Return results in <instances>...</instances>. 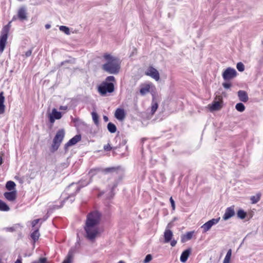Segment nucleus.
<instances>
[{
	"label": "nucleus",
	"mask_w": 263,
	"mask_h": 263,
	"mask_svg": "<svg viewBox=\"0 0 263 263\" xmlns=\"http://www.w3.org/2000/svg\"><path fill=\"white\" fill-rule=\"evenodd\" d=\"M170 201L171 204V206L172 208V210H174L175 209V203L174 199L172 197H171L170 199Z\"/></svg>",
	"instance_id": "37998d69"
},
{
	"label": "nucleus",
	"mask_w": 263,
	"mask_h": 263,
	"mask_svg": "<svg viewBox=\"0 0 263 263\" xmlns=\"http://www.w3.org/2000/svg\"><path fill=\"white\" fill-rule=\"evenodd\" d=\"M146 140V138H142V139H141V142H142V143H144V142Z\"/></svg>",
	"instance_id": "680f3d73"
},
{
	"label": "nucleus",
	"mask_w": 263,
	"mask_h": 263,
	"mask_svg": "<svg viewBox=\"0 0 263 263\" xmlns=\"http://www.w3.org/2000/svg\"><path fill=\"white\" fill-rule=\"evenodd\" d=\"M40 219H36L33 220L31 222V225L32 227H34L39 222Z\"/></svg>",
	"instance_id": "de8ad7c7"
},
{
	"label": "nucleus",
	"mask_w": 263,
	"mask_h": 263,
	"mask_svg": "<svg viewBox=\"0 0 263 263\" xmlns=\"http://www.w3.org/2000/svg\"><path fill=\"white\" fill-rule=\"evenodd\" d=\"M177 243V241L175 240H172L171 242V245L172 247H174Z\"/></svg>",
	"instance_id": "603ef678"
},
{
	"label": "nucleus",
	"mask_w": 263,
	"mask_h": 263,
	"mask_svg": "<svg viewBox=\"0 0 263 263\" xmlns=\"http://www.w3.org/2000/svg\"><path fill=\"white\" fill-rule=\"evenodd\" d=\"M150 91V86L149 85H146L144 87H142L140 89V93L141 95L144 96Z\"/></svg>",
	"instance_id": "cd10ccee"
},
{
	"label": "nucleus",
	"mask_w": 263,
	"mask_h": 263,
	"mask_svg": "<svg viewBox=\"0 0 263 263\" xmlns=\"http://www.w3.org/2000/svg\"><path fill=\"white\" fill-rule=\"evenodd\" d=\"M0 263H3L2 259L0 258Z\"/></svg>",
	"instance_id": "69168bd1"
},
{
	"label": "nucleus",
	"mask_w": 263,
	"mask_h": 263,
	"mask_svg": "<svg viewBox=\"0 0 263 263\" xmlns=\"http://www.w3.org/2000/svg\"><path fill=\"white\" fill-rule=\"evenodd\" d=\"M115 117L118 120L122 121L124 120L125 117V112L124 109L117 108L115 113Z\"/></svg>",
	"instance_id": "2eb2a0df"
},
{
	"label": "nucleus",
	"mask_w": 263,
	"mask_h": 263,
	"mask_svg": "<svg viewBox=\"0 0 263 263\" xmlns=\"http://www.w3.org/2000/svg\"><path fill=\"white\" fill-rule=\"evenodd\" d=\"M66 63L74 64L75 63V59L72 58V59H69V60H67L64 61H63V62H62L61 63L60 65L61 66H63Z\"/></svg>",
	"instance_id": "ea45409f"
},
{
	"label": "nucleus",
	"mask_w": 263,
	"mask_h": 263,
	"mask_svg": "<svg viewBox=\"0 0 263 263\" xmlns=\"http://www.w3.org/2000/svg\"><path fill=\"white\" fill-rule=\"evenodd\" d=\"M7 229L10 232H13L14 231V229L13 227L7 228Z\"/></svg>",
	"instance_id": "6e6d98bb"
},
{
	"label": "nucleus",
	"mask_w": 263,
	"mask_h": 263,
	"mask_svg": "<svg viewBox=\"0 0 263 263\" xmlns=\"http://www.w3.org/2000/svg\"><path fill=\"white\" fill-rule=\"evenodd\" d=\"M193 234L194 232L192 231L187 232L185 235L182 236L181 241L184 242L187 240H190L192 238Z\"/></svg>",
	"instance_id": "393cba45"
},
{
	"label": "nucleus",
	"mask_w": 263,
	"mask_h": 263,
	"mask_svg": "<svg viewBox=\"0 0 263 263\" xmlns=\"http://www.w3.org/2000/svg\"><path fill=\"white\" fill-rule=\"evenodd\" d=\"M152 259V255L150 254H148L146 255L144 260L143 263H148Z\"/></svg>",
	"instance_id": "79ce46f5"
},
{
	"label": "nucleus",
	"mask_w": 263,
	"mask_h": 263,
	"mask_svg": "<svg viewBox=\"0 0 263 263\" xmlns=\"http://www.w3.org/2000/svg\"><path fill=\"white\" fill-rule=\"evenodd\" d=\"M117 263H125V262L122 260H120L119 262H118Z\"/></svg>",
	"instance_id": "e2e57ef3"
},
{
	"label": "nucleus",
	"mask_w": 263,
	"mask_h": 263,
	"mask_svg": "<svg viewBox=\"0 0 263 263\" xmlns=\"http://www.w3.org/2000/svg\"><path fill=\"white\" fill-rule=\"evenodd\" d=\"M47 260L46 257H41L39 259V263H47Z\"/></svg>",
	"instance_id": "49530a36"
},
{
	"label": "nucleus",
	"mask_w": 263,
	"mask_h": 263,
	"mask_svg": "<svg viewBox=\"0 0 263 263\" xmlns=\"http://www.w3.org/2000/svg\"><path fill=\"white\" fill-rule=\"evenodd\" d=\"M235 215V211L234 206H230L226 210L225 213L223 216V219L227 220Z\"/></svg>",
	"instance_id": "f8f14e48"
},
{
	"label": "nucleus",
	"mask_w": 263,
	"mask_h": 263,
	"mask_svg": "<svg viewBox=\"0 0 263 263\" xmlns=\"http://www.w3.org/2000/svg\"><path fill=\"white\" fill-rule=\"evenodd\" d=\"M231 257V256H229L226 255V256H225L223 261L230 263Z\"/></svg>",
	"instance_id": "09e8293b"
},
{
	"label": "nucleus",
	"mask_w": 263,
	"mask_h": 263,
	"mask_svg": "<svg viewBox=\"0 0 263 263\" xmlns=\"http://www.w3.org/2000/svg\"><path fill=\"white\" fill-rule=\"evenodd\" d=\"M32 49H29L25 52L26 57H29L31 55Z\"/></svg>",
	"instance_id": "8fccbe9b"
},
{
	"label": "nucleus",
	"mask_w": 263,
	"mask_h": 263,
	"mask_svg": "<svg viewBox=\"0 0 263 263\" xmlns=\"http://www.w3.org/2000/svg\"><path fill=\"white\" fill-rule=\"evenodd\" d=\"M235 108L238 111L242 112L245 109V106L242 103H238L236 104Z\"/></svg>",
	"instance_id": "c9c22d12"
},
{
	"label": "nucleus",
	"mask_w": 263,
	"mask_h": 263,
	"mask_svg": "<svg viewBox=\"0 0 263 263\" xmlns=\"http://www.w3.org/2000/svg\"><path fill=\"white\" fill-rule=\"evenodd\" d=\"M62 117V113L60 111L57 110L55 108H53L51 112L49 115V122L53 124L55 120H59Z\"/></svg>",
	"instance_id": "6e6552de"
},
{
	"label": "nucleus",
	"mask_w": 263,
	"mask_h": 263,
	"mask_svg": "<svg viewBox=\"0 0 263 263\" xmlns=\"http://www.w3.org/2000/svg\"><path fill=\"white\" fill-rule=\"evenodd\" d=\"M217 98L218 100H215L211 105H209L211 111L218 110L222 107V98L220 96H218Z\"/></svg>",
	"instance_id": "9b49d317"
},
{
	"label": "nucleus",
	"mask_w": 263,
	"mask_h": 263,
	"mask_svg": "<svg viewBox=\"0 0 263 263\" xmlns=\"http://www.w3.org/2000/svg\"><path fill=\"white\" fill-rule=\"evenodd\" d=\"M81 140V135L79 134L70 139L65 145L64 149L66 150L68 147L75 145Z\"/></svg>",
	"instance_id": "9d476101"
},
{
	"label": "nucleus",
	"mask_w": 263,
	"mask_h": 263,
	"mask_svg": "<svg viewBox=\"0 0 263 263\" xmlns=\"http://www.w3.org/2000/svg\"><path fill=\"white\" fill-rule=\"evenodd\" d=\"M3 160L1 156H0V165L3 163Z\"/></svg>",
	"instance_id": "052dcab7"
},
{
	"label": "nucleus",
	"mask_w": 263,
	"mask_h": 263,
	"mask_svg": "<svg viewBox=\"0 0 263 263\" xmlns=\"http://www.w3.org/2000/svg\"><path fill=\"white\" fill-rule=\"evenodd\" d=\"M16 184L14 182L12 181H8L6 184V189L9 191H12L14 190Z\"/></svg>",
	"instance_id": "bb28decb"
},
{
	"label": "nucleus",
	"mask_w": 263,
	"mask_h": 263,
	"mask_svg": "<svg viewBox=\"0 0 263 263\" xmlns=\"http://www.w3.org/2000/svg\"><path fill=\"white\" fill-rule=\"evenodd\" d=\"M115 90V85L114 83H107L102 82L98 86V91L102 96H106L107 93H111Z\"/></svg>",
	"instance_id": "20e7f679"
},
{
	"label": "nucleus",
	"mask_w": 263,
	"mask_h": 263,
	"mask_svg": "<svg viewBox=\"0 0 263 263\" xmlns=\"http://www.w3.org/2000/svg\"><path fill=\"white\" fill-rule=\"evenodd\" d=\"M172 226H173V222H170V223L167 224V228L168 229H170V228H171Z\"/></svg>",
	"instance_id": "4d7b16f0"
},
{
	"label": "nucleus",
	"mask_w": 263,
	"mask_h": 263,
	"mask_svg": "<svg viewBox=\"0 0 263 263\" xmlns=\"http://www.w3.org/2000/svg\"><path fill=\"white\" fill-rule=\"evenodd\" d=\"M119 148L118 146H111L109 143L107 144L106 145H104L103 146V149L106 152H109L111 150H112L113 154H116V151Z\"/></svg>",
	"instance_id": "5701e85b"
},
{
	"label": "nucleus",
	"mask_w": 263,
	"mask_h": 263,
	"mask_svg": "<svg viewBox=\"0 0 263 263\" xmlns=\"http://www.w3.org/2000/svg\"><path fill=\"white\" fill-rule=\"evenodd\" d=\"M31 263H39V261H33Z\"/></svg>",
	"instance_id": "0e129e2a"
},
{
	"label": "nucleus",
	"mask_w": 263,
	"mask_h": 263,
	"mask_svg": "<svg viewBox=\"0 0 263 263\" xmlns=\"http://www.w3.org/2000/svg\"><path fill=\"white\" fill-rule=\"evenodd\" d=\"M191 253V249H190V248L184 251L181 255L180 261L182 262H185L187 260L188 257H189Z\"/></svg>",
	"instance_id": "6ab92c4d"
},
{
	"label": "nucleus",
	"mask_w": 263,
	"mask_h": 263,
	"mask_svg": "<svg viewBox=\"0 0 263 263\" xmlns=\"http://www.w3.org/2000/svg\"><path fill=\"white\" fill-rule=\"evenodd\" d=\"M92 118L96 125L98 126L99 124V116L96 111L91 112Z\"/></svg>",
	"instance_id": "7c9ffc66"
},
{
	"label": "nucleus",
	"mask_w": 263,
	"mask_h": 263,
	"mask_svg": "<svg viewBox=\"0 0 263 263\" xmlns=\"http://www.w3.org/2000/svg\"><path fill=\"white\" fill-rule=\"evenodd\" d=\"M4 197L9 201H13L16 198V191L15 190L6 192L4 194Z\"/></svg>",
	"instance_id": "f3484780"
},
{
	"label": "nucleus",
	"mask_w": 263,
	"mask_h": 263,
	"mask_svg": "<svg viewBox=\"0 0 263 263\" xmlns=\"http://www.w3.org/2000/svg\"><path fill=\"white\" fill-rule=\"evenodd\" d=\"M237 75L236 70L231 67L227 68L222 73V78L226 82L234 79Z\"/></svg>",
	"instance_id": "39448f33"
},
{
	"label": "nucleus",
	"mask_w": 263,
	"mask_h": 263,
	"mask_svg": "<svg viewBox=\"0 0 263 263\" xmlns=\"http://www.w3.org/2000/svg\"><path fill=\"white\" fill-rule=\"evenodd\" d=\"M103 58L106 62L102 66V69L109 74H116L118 73L120 69L119 59L108 53L105 54Z\"/></svg>",
	"instance_id": "f03ea898"
},
{
	"label": "nucleus",
	"mask_w": 263,
	"mask_h": 263,
	"mask_svg": "<svg viewBox=\"0 0 263 263\" xmlns=\"http://www.w3.org/2000/svg\"><path fill=\"white\" fill-rule=\"evenodd\" d=\"M103 82H107V83H113L115 82V78L112 76H108L106 78L105 81Z\"/></svg>",
	"instance_id": "a19ab883"
},
{
	"label": "nucleus",
	"mask_w": 263,
	"mask_h": 263,
	"mask_svg": "<svg viewBox=\"0 0 263 263\" xmlns=\"http://www.w3.org/2000/svg\"><path fill=\"white\" fill-rule=\"evenodd\" d=\"M238 96L239 99L243 102H246L248 101L249 98L247 93L244 90H239L238 92Z\"/></svg>",
	"instance_id": "aec40b11"
},
{
	"label": "nucleus",
	"mask_w": 263,
	"mask_h": 263,
	"mask_svg": "<svg viewBox=\"0 0 263 263\" xmlns=\"http://www.w3.org/2000/svg\"><path fill=\"white\" fill-rule=\"evenodd\" d=\"M5 97L3 91L0 92V114L5 112V106L4 105Z\"/></svg>",
	"instance_id": "412c9836"
},
{
	"label": "nucleus",
	"mask_w": 263,
	"mask_h": 263,
	"mask_svg": "<svg viewBox=\"0 0 263 263\" xmlns=\"http://www.w3.org/2000/svg\"><path fill=\"white\" fill-rule=\"evenodd\" d=\"M145 74L158 81L160 79L159 72L152 66H149L145 72Z\"/></svg>",
	"instance_id": "1a4fd4ad"
},
{
	"label": "nucleus",
	"mask_w": 263,
	"mask_h": 263,
	"mask_svg": "<svg viewBox=\"0 0 263 263\" xmlns=\"http://www.w3.org/2000/svg\"><path fill=\"white\" fill-rule=\"evenodd\" d=\"M9 210V206L4 201L0 199V211H8Z\"/></svg>",
	"instance_id": "c85d7f7f"
},
{
	"label": "nucleus",
	"mask_w": 263,
	"mask_h": 263,
	"mask_svg": "<svg viewBox=\"0 0 263 263\" xmlns=\"http://www.w3.org/2000/svg\"><path fill=\"white\" fill-rule=\"evenodd\" d=\"M101 213L98 211H93L87 215L84 229L85 237L90 241H93L99 234L98 225L100 223Z\"/></svg>",
	"instance_id": "f257e3e1"
},
{
	"label": "nucleus",
	"mask_w": 263,
	"mask_h": 263,
	"mask_svg": "<svg viewBox=\"0 0 263 263\" xmlns=\"http://www.w3.org/2000/svg\"><path fill=\"white\" fill-rule=\"evenodd\" d=\"M107 128L108 130L111 134L115 133L117 131V127L116 125L112 122H109L108 123Z\"/></svg>",
	"instance_id": "a878e982"
},
{
	"label": "nucleus",
	"mask_w": 263,
	"mask_h": 263,
	"mask_svg": "<svg viewBox=\"0 0 263 263\" xmlns=\"http://www.w3.org/2000/svg\"><path fill=\"white\" fill-rule=\"evenodd\" d=\"M226 255L231 257V255H232V250L231 249H229L228 250Z\"/></svg>",
	"instance_id": "864d4df0"
},
{
	"label": "nucleus",
	"mask_w": 263,
	"mask_h": 263,
	"mask_svg": "<svg viewBox=\"0 0 263 263\" xmlns=\"http://www.w3.org/2000/svg\"><path fill=\"white\" fill-rule=\"evenodd\" d=\"M103 120H104V122H107L108 121V120H109L108 118L106 116H103Z\"/></svg>",
	"instance_id": "5fc2aeb1"
},
{
	"label": "nucleus",
	"mask_w": 263,
	"mask_h": 263,
	"mask_svg": "<svg viewBox=\"0 0 263 263\" xmlns=\"http://www.w3.org/2000/svg\"><path fill=\"white\" fill-rule=\"evenodd\" d=\"M236 68L239 71L242 72L245 70V66L241 62H239L237 64Z\"/></svg>",
	"instance_id": "58836bf2"
},
{
	"label": "nucleus",
	"mask_w": 263,
	"mask_h": 263,
	"mask_svg": "<svg viewBox=\"0 0 263 263\" xmlns=\"http://www.w3.org/2000/svg\"><path fill=\"white\" fill-rule=\"evenodd\" d=\"M260 199V194H258L255 196H253L251 197V200L252 202V203L255 204L258 202Z\"/></svg>",
	"instance_id": "f704fd0d"
},
{
	"label": "nucleus",
	"mask_w": 263,
	"mask_h": 263,
	"mask_svg": "<svg viewBox=\"0 0 263 263\" xmlns=\"http://www.w3.org/2000/svg\"><path fill=\"white\" fill-rule=\"evenodd\" d=\"M17 17L21 21L27 19V10L25 7H22L18 10Z\"/></svg>",
	"instance_id": "ddd939ff"
},
{
	"label": "nucleus",
	"mask_w": 263,
	"mask_h": 263,
	"mask_svg": "<svg viewBox=\"0 0 263 263\" xmlns=\"http://www.w3.org/2000/svg\"><path fill=\"white\" fill-rule=\"evenodd\" d=\"M40 236V233L39 232V229H36L34 231L31 233L30 237L33 240L34 242H35L38 240Z\"/></svg>",
	"instance_id": "b1692460"
},
{
	"label": "nucleus",
	"mask_w": 263,
	"mask_h": 263,
	"mask_svg": "<svg viewBox=\"0 0 263 263\" xmlns=\"http://www.w3.org/2000/svg\"><path fill=\"white\" fill-rule=\"evenodd\" d=\"M115 139L117 140V141L118 140H119V144L118 145H117L119 147V148H120L122 146L125 145L127 143V140L125 137H122V138H121L120 137H116Z\"/></svg>",
	"instance_id": "c756f323"
},
{
	"label": "nucleus",
	"mask_w": 263,
	"mask_h": 263,
	"mask_svg": "<svg viewBox=\"0 0 263 263\" xmlns=\"http://www.w3.org/2000/svg\"><path fill=\"white\" fill-rule=\"evenodd\" d=\"M60 30L64 32L66 34H70V31L68 27L65 26H61L59 28Z\"/></svg>",
	"instance_id": "e433bc0d"
},
{
	"label": "nucleus",
	"mask_w": 263,
	"mask_h": 263,
	"mask_svg": "<svg viewBox=\"0 0 263 263\" xmlns=\"http://www.w3.org/2000/svg\"><path fill=\"white\" fill-rule=\"evenodd\" d=\"M14 263H22V259L21 256H18L17 260L14 262Z\"/></svg>",
	"instance_id": "3c124183"
},
{
	"label": "nucleus",
	"mask_w": 263,
	"mask_h": 263,
	"mask_svg": "<svg viewBox=\"0 0 263 263\" xmlns=\"http://www.w3.org/2000/svg\"><path fill=\"white\" fill-rule=\"evenodd\" d=\"M220 217L218 218H213L205 222L201 227V229H202V232L205 233L209 231L214 225L218 223Z\"/></svg>",
	"instance_id": "0eeeda50"
},
{
	"label": "nucleus",
	"mask_w": 263,
	"mask_h": 263,
	"mask_svg": "<svg viewBox=\"0 0 263 263\" xmlns=\"http://www.w3.org/2000/svg\"><path fill=\"white\" fill-rule=\"evenodd\" d=\"M77 193H76L75 192L74 193L70 194L68 197L65 198V199L61 202L60 205L58 206L57 205H54L53 209H58L59 208H61L63 206L64 203L65 202V200H67L68 199H70V203H72L74 200V196Z\"/></svg>",
	"instance_id": "dca6fc26"
},
{
	"label": "nucleus",
	"mask_w": 263,
	"mask_h": 263,
	"mask_svg": "<svg viewBox=\"0 0 263 263\" xmlns=\"http://www.w3.org/2000/svg\"><path fill=\"white\" fill-rule=\"evenodd\" d=\"M17 18H18L17 15H14L13 16V17H12V21H15Z\"/></svg>",
	"instance_id": "bf43d9fd"
},
{
	"label": "nucleus",
	"mask_w": 263,
	"mask_h": 263,
	"mask_svg": "<svg viewBox=\"0 0 263 263\" xmlns=\"http://www.w3.org/2000/svg\"><path fill=\"white\" fill-rule=\"evenodd\" d=\"M65 130L63 128L59 129L56 133L52 141L50 151L54 153L59 148L61 143L63 141L65 137Z\"/></svg>",
	"instance_id": "7ed1b4c3"
},
{
	"label": "nucleus",
	"mask_w": 263,
	"mask_h": 263,
	"mask_svg": "<svg viewBox=\"0 0 263 263\" xmlns=\"http://www.w3.org/2000/svg\"><path fill=\"white\" fill-rule=\"evenodd\" d=\"M116 170V168L115 167H107V168H106L104 170V172L105 173H109V172H112L114 171H115Z\"/></svg>",
	"instance_id": "c03bdc74"
},
{
	"label": "nucleus",
	"mask_w": 263,
	"mask_h": 263,
	"mask_svg": "<svg viewBox=\"0 0 263 263\" xmlns=\"http://www.w3.org/2000/svg\"><path fill=\"white\" fill-rule=\"evenodd\" d=\"M158 105L157 103L154 102V103H152V106H151V112L152 115H154L155 114V112H156V111L157 110V109L158 108Z\"/></svg>",
	"instance_id": "4c0bfd02"
},
{
	"label": "nucleus",
	"mask_w": 263,
	"mask_h": 263,
	"mask_svg": "<svg viewBox=\"0 0 263 263\" xmlns=\"http://www.w3.org/2000/svg\"><path fill=\"white\" fill-rule=\"evenodd\" d=\"M173 236V233L170 230H165V243L169 242Z\"/></svg>",
	"instance_id": "473e14b6"
},
{
	"label": "nucleus",
	"mask_w": 263,
	"mask_h": 263,
	"mask_svg": "<svg viewBox=\"0 0 263 263\" xmlns=\"http://www.w3.org/2000/svg\"><path fill=\"white\" fill-rule=\"evenodd\" d=\"M223 263H229V262H227L223 261Z\"/></svg>",
	"instance_id": "338daca9"
},
{
	"label": "nucleus",
	"mask_w": 263,
	"mask_h": 263,
	"mask_svg": "<svg viewBox=\"0 0 263 263\" xmlns=\"http://www.w3.org/2000/svg\"><path fill=\"white\" fill-rule=\"evenodd\" d=\"M45 27L46 29H48L51 27V25L50 24H46Z\"/></svg>",
	"instance_id": "13d9d810"
},
{
	"label": "nucleus",
	"mask_w": 263,
	"mask_h": 263,
	"mask_svg": "<svg viewBox=\"0 0 263 263\" xmlns=\"http://www.w3.org/2000/svg\"><path fill=\"white\" fill-rule=\"evenodd\" d=\"M10 23L11 22H9L7 25L5 26L2 30V34L0 37L3 38L4 37V39H6L7 40L8 39V32L9 31L10 27Z\"/></svg>",
	"instance_id": "a211bd4d"
},
{
	"label": "nucleus",
	"mask_w": 263,
	"mask_h": 263,
	"mask_svg": "<svg viewBox=\"0 0 263 263\" xmlns=\"http://www.w3.org/2000/svg\"><path fill=\"white\" fill-rule=\"evenodd\" d=\"M222 86H223V87L224 88L229 89L231 87V84L229 83L225 82V83H222Z\"/></svg>",
	"instance_id": "a18cd8bd"
},
{
	"label": "nucleus",
	"mask_w": 263,
	"mask_h": 263,
	"mask_svg": "<svg viewBox=\"0 0 263 263\" xmlns=\"http://www.w3.org/2000/svg\"><path fill=\"white\" fill-rule=\"evenodd\" d=\"M7 40L0 37V53H2L5 48Z\"/></svg>",
	"instance_id": "2f4dec72"
},
{
	"label": "nucleus",
	"mask_w": 263,
	"mask_h": 263,
	"mask_svg": "<svg viewBox=\"0 0 263 263\" xmlns=\"http://www.w3.org/2000/svg\"><path fill=\"white\" fill-rule=\"evenodd\" d=\"M117 185H118V183L117 182H114L113 183V184L111 185H108V187L109 188V190H110V191L108 193V196H107V198L108 199L112 198L114 197V196L115 195V193L114 192V190L117 187Z\"/></svg>",
	"instance_id": "4be33fe9"
},
{
	"label": "nucleus",
	"mask_w": 263,
	"mask_h": 263,
	"mask_svg": "<svg viewBox=\"0 0 263 263\" xmlns=\"http://www.w3.org/2000/svg\"><path fill=\"white\" fill-rule=\"evenodd\" d=\"M237 215L238 218L243 219L246 217L247 213L243 210L240 209L238 211Z\"/></svg>",
	"instance_id": "72a5a7b5"
},
{
	"label": "nucleus",
	"mask_w": 263,
	"mask_h": 263,
	"mask_svg": "<svg viewBox=\"0 0 263 263\" xmlns=\"http://www.w3.org/2000/svg\"><path fill=\"white\" fill-rule=\"evenodd\" d=\"M91 182V179L89 178V177H87L85 179H82L79 182V185L74 183H72L70 184L67 190H68L69 188L72 187L73 186H76V193H78L82 187H83L88 184H89Z\"/></svg>",
	"instance_id": "423d86ee"
},
{
	"label": "nucleus",
	"mask_w": 263,
	"mask_h": 263,
	"mask_svg": "<svg viewBox=\"0 0 263 263\" xmlns=\"http://www.w3.org/2000/svg\"><path fill=\"white\" fill-rule=\"evenodd\" d=\"M76 250L73 248H71L66 257L65 259L62 262V263H72L74 255L75 254Z\"/></svg>",
	"instance_id": "4468645a"
}]
</instances>
